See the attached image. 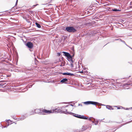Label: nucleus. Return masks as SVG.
Returning <instances> with one entry per match:
<instances>
[{"instance_id":"nucleus-1","label":"nucleus","mask_w":132,"mask_h":132,"mask_svg":"<svg viewBox=\"0 0 132 132\" xmlns=\"http://www.w3.org/2000/svg\"><path fill=\"white\" fill-rule=\"evenodd\" d=\"M68 105H67L63 106L62 107H57L56 108H55L54 109L52 110L53 113H63L66 114H68V112L67 111V110H66L65 111H63L61 110V109H62L63 108H65Z\"/></svg>"},{"instance_id":"nucleus-2","label":"nucleus","mask_w":132,"mask_h":132,"mask_svg":"<svg viewBox=\"0 0 132 132\" xmlns=\"http://www.w3.org/2000/svg\"><path fill=\"white\" fill-rule=\"evenodd\" d=\"M64 30L69 32L74 33L77 31V30L76 29L73 27L71 26L66 27Z\"/></svg>"},{"instance_id":"nucleus-3","label":"nucleus","mask_w":132,"mask_h":132,"mask_svg":"<svg viewBox=\"0 0 132 132\" xmlns=\"http://www.w3.org/2000/svg\"><path fill=\"white\" fill-rule=\"evenodd\" d=\"M26 46L29 48V51L31 52L32 51V50L31 49L33 47V43L30 42H28L26 44Z\"/></svg>"},{"instance_id":"nucleus-4","label":"nucleus","mask_w":132,"mask_h":132,"mask_svg":"<svg viewBox=\"0 0 132 132\" xmlns=\"http://www.w3.org/2000/svg\"><path fill=\"white\" fill-rule=\"evenodd\" d=\"M72 55H71V57L70 58H69V61H70V63H71V68H73L74 67L73 65V64L74 61L73 60V57L75 55V53L74 52L72 53Z\"/></svg>"},{"instance_id":"nucleus-5","label":"nucleus","mask_w":132,"mask_h":132,"mask_svg":"<svg viewBox=\"0 0 132 132\" xmlns=\"http://www.w3.org/2000/svg\"><path fill=\"white\" fill-rule=\"evenodd\" d=\"M83 103L84 104L86 105L91 104L95 105L96 106V103H97V102L90 101L85 102H83Z\"/></svg>"},{"instance_id":"nucleus-6","label":"nucleus","mask_w":132,"mask_h":132,"mask_svg":"<svg viewBox=\"0 0 132 132\" xmlns=\"http://www.w3.org/2000/svg\"><path fill=\"white\" fill-rule=\"evenodd\" d=\"M44 113H46L48 114L53 113L52 110H47L46 109H44L43 110V111L41 113H39V114L40 115H44L45 114Z\"/></svg>"},{"instance_id":"nucleus-7","label":"nucleus","mask_w":132,"mask_h":132,"mask_svg":"<svg viewBox=\"0 0 132 132\" xmlns=\"http://www.w3.org/2000/svg\"><path fill=\"white\" fill-rule=\"evenodd\" d=\"M62 53H63V55L67 57L68 60L69 61V58L71 57L70 54L68 52L64 51L62 52Z\"/></svg>"},{"instance_id":"nucleus-8","label":"nucleus","mask_w":132,"mask_h":132,"mask_svg":"<svg viewBox=\"0 0 132 132\" xmlns=\"http://www.w3.org/2000/svg\"><path fill=\"white\" fill-rule=\"evenodd\" d=\"M7 52L6 51H4V53L3 52L2 53H1L0 54V59L2 58L5 59L6 58V54Z\"/></svg>"},{"instance_id":"nucleus-9","label":"nucleus","mask_w":132,"mask_h":132,"mask_svg":"<svg viewBox=\"0 0 132 132\" xmlns=\"http://www.w3.org/2000/svg\"><path fill=\"white\" fill-rule=\"evenodd\" d=\"M68 79L66 78H64L61 80L60 82L62 83H64L66 84H68V83L67 82H68Z\"/></svg>"},{"instance_id":"nucleus-10","label":"nucleus","mask_w":132,"mask_h":132,"mask_svg":"<svg viewBox=\"0 0 132 132\" xmlns=\"http://www.w3.org/2000/svg\"><path fill=\"white\" fill-rule=\"evenodd\" d=\"M28 116H26V114H25L23 116H22L21 117H20L18 118V121L22 120L25 119Z\"/></svg>"},{"instance_id":"nucleus-11","label":"nucleus","mask_w":132,"mask_h":132,"mask_svg":"<svg viewBox=\"0 0 132 132\" xmlns=\"http://www.w3.org/2000/svg\"><path fill=\"white\" fill-rule=\"evenodd\" d=\"M62 74L64 75H68L70 76H74L75 75L74 74L68 72L63 73H62Z\"/></svg>"},{"instance_id":"nucleus-12","label":"nucleus","mask_w":132,"mask_h":132,"mask_svg":"<svg viewBox=\"0 0 132 132\" xmlns=\"http://www.w3.org/2000/svg\"><path fill=\"white\" fill-rule=\"evenodd\" d=\"M121 11V9H116V8H114L112 9L110 11H113L114 12L120 11Z\"/></svg>"},{"instance_id":"nucleus-13","label":"nucleus","mask_w":132,"mask_h":132,"mask_svg":"<svg viewBox=\"0 0 132 132\" xmlns=\"http://www.w3.org/2000/svg\"><path fill=\"white\" fill-rule=\"evenodd\" d=\"M70 114L71 115H72L73 116H74L77 118L78 117V116L77 115H78V114H76L72 112H68V114Z\"/></svg>"},{"instance_id":"nucleus-14","label":"nucleus","mask_w":132,"mask_h":132,"mask_svg":"<svg viewBox=\"0 0 132 132\" xmlns=\"http://www.w3.org/2000/svg\"><path fill=\"white\" fill-rule=\"evenodd\" d=\"M6 121H7L8 123L7 126L14 122H13V121H11L9 119L7 120H6Z\"/></svg>"},{"instance_id":"nucleus-15","label":"nucleus","mask_w":132,"mask_h":132,"mask_svg":"<svg viewBox=\"0 0 132 132\" xmlns=\"http://www.w3.org/2000/svg\"><path fill=\"white\" fill-rule=\"evenodd\" d=\"M106 108L109 110H113L114 109L113 108H112L111 106L110 105H106Z\"/></svg>"},{"instance_id":"nucleus-16","label":"nucleus","mask_w":132,"mask_h":132,"mask_svg":"<svg viewBox=\"0 0 132 132\" xmlns=\"http://www.w3.org/2000/svg\"><path fill=\"white\" fill-rule=\"evenodd\" d=\"M81 117H81L82 119H86V120L88 118V117L86 116H84L82 115Z\"/></svg>"},{"instance_id":"nucleus-17","label":"nucleus","mask_w":132,"mask_h":132,"mask_svg":"<svg viewBox=\"0 0 132 132\" xmlns=\"http://www.w3.org/2000/svg\"><path fill=\"white\" fill-rule=\"evenodd\" d=\"M35 24L37 27L38 28H41V26L37 22H36Z\"/></svg>"},{"instance_id":"nucleus-18","label":"nucleus","mask_w":132,"mask_h":132,"mask_svg":"<svg viewBox=\"0 0 132 132\" xmlns=\"http://www.w3.org/2000/svg\"><path fill=\"white\" fill-rule=\"evenodd\" d=\"M40 110L39 109H36L35 110V112L36 113H38L39 114V113H41V112H40Z\"/></svg>"},{"instance_id":"nucleus-19","label":"nucleus","mask_w":132,"mask_h":132,"mask_svg":"<svg viewBox=\"0 0 132 132\" xmlns=\"http://www.w3.org/2000/svg\"><path fill=\"white\" fill-rule=\"evenodd\" d=\"M67 37V36H66L63 35L62 36V39H63L64 40L66 39Z\"/></svg>"},{"instance_id":"nucleus-20","label":"nucleus","mask_w":132,"mask_h":132,"mask_svg":"<svg viewBox=\"0 0 132 132\" xmlns=\"http://www.w3.org/2000/svg\"><path fill=\"white\" fill-rule=\"evenodd\" d=\"M87 128V127L85 126H83L82 128V131H84L86 130Z\"/></svg>"},{"instance_id":"nucleus-21","label":"nucleus","mask_w":132,"mask_h":132,"mask_svg":"<svg viewBox=\"0 0 132 132\" xmlns=\"http://www.w3.org/2000/svg\"><path fill=\"white\" fill-rule=\"evenodd\" d=\"M97 103H96V105L97 104V105H101V106H106V105H105L104 104H102L101 103H98L97 102Z\"/></svg>"},{"instance_id":"nucleus-22","label":"nucleus","mask_w":132,"mask_h":132,"mask_svg":"<svg viewBox=\"0 0 132 132\" xmlns=\"http://www.w3.org/2000/svg\"><path fill=\"white\" fill-rule=\"evenodd\" d=\"M32 85H28L27 86V88H30L32 87Z\"/></svg>"},{"instance_id":"nucleus-23","label":"nucleus","mask_w":132,"mask_h":132,"mask_svg":"<svg viewBox=\"0 0 132 132\" xmlns=\"http://www.w3.org/2000/svg\"><path fill=\"white\" fill-rule=\"evenodd\" d=\"M12 118H13V119L15 120H17L18 121V118H16L14 116H13V117H12Z\"/></svg>"},{"instance_id":"nucleus-24","label":"nucleus","mask_w":132,"mask_h":132,"mask_svg":"<svg viewBox=\"0 0 132 132\" xmlns=\"http://www.w3.org/2000/svg\"><path fill=\"white\" fill-rule=\"evenodd\" d=\"M65 61H64V65H63L62 64H63V62H62L61 63V64L60 65V66L61 67H63V66H64V65H65Z\"/></svg>"},{"instance_id":"nucleus-25","label":"nucleus","mask_w":132,"mask_h":132,"mask_svg":"<svg viewBox=\"0 0 132 132\" xmlns=\"http://www.w3.org/2000/svg\"><path fill=\"white\" fill-rule=\"evenodd\" d=\"M122 42L123 43L125 44V45H126L128 47H129V46H128V45H127V44L124 41V40H122L121 41V42Z\"/></svg>"},{"instance_id":"nucleus-26","label":"nucleus","mask_w":132,"mask_h":132,"mask_svg":"<svg viewBox=\"0 0 132 132\" xmlns=\"http://www.w3.org/2000/svg\"><path fill=\"white\" fill-rule=\"evenodd\" d=\"M78 116L77 118H80V119H82V118H81L82 115H78Z\"/></svg>"},{"instance_id":"nucleus-27","label":"nucleus","mask_w":132,"mask_h":132,"mask_svg":"<svg viewBox=\"0 0 132 132\" xmlns=\"http://www.w3.org/2000/svg\"><path fill=\"white\" fill-rule=\"evenodd\" d=\"M29 13L30 14H33V11H29Z\"/></svg>"},{"instance_id":"nucleus-28","label":"nucleus","mask_w":132,"mask_h":132,"mask_svg":"<svg viewBox=\"0 0 132 132\" xmlns=\"http://www.w3.org/2000/svg\"><path fill=\"white\" fill-rule=\"evenodd\" d=\"M121 107L122 108L126 110H129L130 108H127L126 109H125V108H123L122 106H121Z\"/></svg>"},{"instance_id":"nucleus-29","label":"nucleus","mask_w":132,"mask_h":132,"mask_svg":"<svg viewBox=\"0 0 132 132\" xmlns=\"http://www.w3.org/2000/svg\"><path fill=\"white\" fill-rule=\"evenodd\" d=\"M18 0H16V3H15V6H17V3H18Z\"/></svg>"},{"instance_id":"nucleus-30","label":"nucleus","mask_w":132,"mask_h":132,"mask_svg":"<svg viewBox=\"0 0 132 132\" xmlns=\"http://www.w3.org/2000/svg\"><path fill=\"white\" fill-rule=\"evenodd\" d=\"M6 83H1V84H0V85L1 86H3L4 84H5Z\"/></svg>"},{"instance_id":"nucleus-31","label":"nucleus","mask_w":132,"mask_h":132,"mask_svg":"<svg viewBox=\"0 0 132 132\" xmlns=\"http://www.w3.org/2000/svg\"><path fill=\"white\" fill-rule=\"evenodd\" d=\"M57 55L59 56H60L61 55V53H57Z\"/></svg>"},{"instance_id":"nucleus-32","label":"nucleus","mask_w":132,"mask_h":132,"mask_svg":"<svg viewBox=\"0 0 132 132\" xmlns=\"http://www.w3.org/2000/svg\"><path fill=\"white\" fill-rule=\"evenodd\" d=\"M91 118H93L94 119L93 117H90L89 118H88V119L89 121H91Z\"/></svg>"},{"instance_id":"nucleus-33","label":"nucleus","mask_w":132,"mask_h":132,"mask_svg":"<svg viewBox=\"0 0 132 132\" xmlns=\"http://www.w3.org/2000/svg\"><path fill=\"white\" fill-rule=\"evenodd\" d=\"M116 8L118 9H121V8H120V7H119V6H117V7Z\"/></svg>"},{"instance_id":"nucleus-34","label":"nucleus","mask_w":132,"mask_h":132,"mask_svg":"<svg viewBox=\"0 0 132 132\" xmlns=\"http://www.w3.org/2000/svg\"><path fill=\"white\" fill-rule=\"evenodd\" d=\"M120 20V22H122L124 21V20L123 19H121Z\"/></svg>"},{"instance_id":"nucleus-35","label":"nucleus","mask_w":132,"mask_h":132,"mask_svg":"<svg viewBox=\"0 0 132 132\" xmlns=\"http://www.w3.org/2000/svg\"><path fill=\"white\" fill-rule=\"evenodd\" d=\"M75 104V103H73V104H70V105H71V106H73V105H74Z\"/></svg>"},{"instance_id":"nucleus-36","label":"nucleus","mask_w":132,"mask_h":132,"mask_svg":"<svg viewBox=\"0 0 132 132\" xmlns=\"http://www.w3.org/2000/svg\"><path fill=\"white\" fill-rule=\"evenodd\" d=\"M82 106V105L81 104H80L79 103L78 104V106Z\"/></svg>"},{"instance_id":"nucleus-37","label":"nucleus","mask_w":132,"mask_h":132,"mask_svg":"<svg viewBox=\"0 0 132 132\" xmlns=\"http://www.w3.org/2000/svg\"><path fill=\"white\" fill-rule=\"evenodd\" d=\"M98 105V108L99 109H101V106H100V105Z\"/></svg>"},{"instance_id":"nucleus-38","label":"nucleus","mask_w":132,"mask_h":132,"mask_svg":"<svg viewBox=\"0 0 132 132\" xmlns=\"http://www.w3.org/2000/svg\"><path fill=\"white\" fill-rule=\"evenodd\" d=\"M117 24H121V25H122L123 26V25L122 24H121V23H119V22H117Z\"/></svg>"},{"instance_id":"nucleus-39","label":"nucleus","mask_w":132,"mask_h":132,"mask_svg":"<svg viewBox=\"0 0 132 132\" xmlns=\"http://www.w3.org/2000/svg\"><path fill=\"white\" fill-rule=\"evenodd\" d=\"M130 5H131V6H132V1L130 3Z\"/></svg>"},{"instance_id":"nucleus-40","label":"nucleus","mask_w":132,"mask_h":132,"mask_svg":"<svg viewBox=\"0 0 132 132\" xmlns=\"http://www.w3.org/2000/svg\"><path fill=\"white\" fill-rule=\"evenodd\" d=\"M98 123V122H97L95 124V125H96Z\"/></svg>"},{"instance_id":"nucleus-41","label":"nucleus","mask_w":132,"mask_h":132,"mask_svg":"<svg viewBox=\"0 0 132 132\" xmlns=\"http://www.w3.org/2000/svg\"><path fill=\"white\" fill-rule=\"evenodd\" d=\"M119 39V40H118L121 42V41L122 40L121 39Z\"/></svg>"},{"instance_id":"nucleus-42","label":"nucleus","mask_w":132,"mask_h":132,"mask_svg":"<svg viewBox=\"0 0 132 132\" xmlns=\"http://www.w3.org/2000/svg\"><path fill=\"white\" fill-rule=\"evenodd\" d=\"M62 59V60L63 61V59H64V58L63 57H61V58Z\"/></svg>"},{"instance_id":"nucleus-43","label":"nucleus","mask_w":132,"mask_h":132,"mask_svg":"<svg viewBox=\"0 0 132 132\" xmlns=\"http://www.w3.org/2000/svg\"><path fill=\"white\" fill-rule=\"evenodd\" d=\"M35 61H37V60H36V59L35 57Z\"/></svg>"},{"instance_id":"nucleus-44","label":"nucleus","mask_w":132,"mask_h":132,"mask_svg":"<svg viewBox=\"0 0 132 132\" xmlns=\"http://www.w3.org/2000/svg\"><path fill=\"white\" fill-rule=\"evenodd\" d=\"M119 40V39H116L115 40Z\"/></svg>"},{"instance_id":"nucleus-45","label":"nucleus","mask_w":132,"mask_h":132,"mask_svg":"<svg viewBox=\"0 0 132 132\" xmlns=\"http://www.w3.org/2000/svg\"><path fill=\"white\" fill-rule=\"evenodd\" d=\"M121 109V108L120 107H118L117 108V109Z\"/></svg>"},{"instance_id":"nucleus-46","label":"nucleus","mask_w":132,"mask_h":132,"mask_svg":"<svg viewBox=\"0 0 132 132\" xmlns=\"http://www.w3.org/2000/svg\"><path fill=\"white\" fill-rule=\"evenodd\" d=\"M34 56H35V53H34Z\"/></svg>"},{"instance_id":"nucleus-47","label":"nucleus","mask_w":132,"mask_h":132,"mask_svg":"<svg viewBox=\"0 0 132 132\" xmlns=\"http://www.w3.org/2000/svg\"><path fill=\"white\" fill-rule=\"evenodd\" d=\"M1 82H5V81H1Z\"/></svg>"},{"instance_id":"nucleus-48","label":"nucleus","mask_w":132,"mask_h":132,"mask_svg":"<svg viewBox=\"0 0 132 132\" xmlns=\"http://www.w3.org/2000/svg\"><path fill=\"white\" fill-rule=\"evenodd\" d=\"M129 48H130L131 50H132V48H131L130 47H129H129H128Z\"/></svg>"},{"instance_id":"nucleus-49","label":"nucleus","mask_w":132,"mask_h":132,"mask_svg":"<svg viewBox=\"0 0 132 132\" xmlns=\"http://www.w3.org/2000/svg\"><path fill=\"white\" fill-rule=\"evenodd\" d=\"M28 22L29 23H30V21H28Z\"/></svg>"},{"instance_id":"nucleus-50","label":"nucleus","mask_w":132,"mask_h":132,"mask_svg":"<svg viewBox=\"0 0 132 132\" xmlns=\"http://www.w3.org/2000/svg\"><path fill=\"white\" fill-rule=\"evenodd\" d=\"M81 72V73H83V72L82 71H81V72Z\"/></svg>"},{"instance_id":"nucleus-51","label":"nucleus","mask_w":132,"mask_h":132,"mask_svg":"<svg viewBox=\"0 0 132 132\" xmlns=\"http://www.w3.org/2000/svg\"><path fill=\"white\" fill-rule=\"evenodd\" d=\"M92 122L93 123H94V122L93 121H92Z\"/></svg>"},{"instance_id":"nucleus-52","label":"nucleus","mask_w":132,"mask_h":132,"mask_svg":"<svg viewBox=\"0 0 132 132\" xmlns=\"http://www.w3.org/2000/svg\"><path fill=\"white\" fill-rule=\"evenodd\" d=\"M51 5H52L51 4H49V5H48V6Z\"/></svg>"},{"instance_id":"nucleus-53","label":"nucleus","mask_w":132,"mask_h":132,"mask_svg":"<svg viewBox=\"0 0 132 132\" xmlns=\"http://www.w3.org/2000/svg\"><path fill=\"white\" fill-rule=\"evenodd\" d=\"M36 5H34L33 6H35Z\"/></svg>"},{"instance_id":"nucleus-54","label":"nucleus","mask_w":132,"mask_h":132,"mask_svg":"<svg viewBox=\"0 0 132 132\" xmlns=\"http://www.w3.org/2000/svg\"><path fill=\"white\" fill-rule=\"evenodd\" d=\"M59 61H61V60L60 59H59Z\"/></svg>"},{"instance_id":"nucleus-55","label":"nucleus","mask_w":132,"mask_h":132,"mask_svg":"<svg viewBox=\"0 0 132 132\" xmlns=\"http://www.w3.org/2000/svg\"><path fill=\"white\" fill-rule=\"evenodd\" d=\"M130 64H132V62H131V63H130Z\"/></svg>"},{"instance_id":"nucleus-56","label":"nucleus","mask_w":132,"mask_h":132,"mask_svg":"<svg viewBox=\"0 0 132 132\" xmlns=\"http://www.w3.org/2000/svg\"><path fill=\"white\" fill-rule=\"evenodd\" d=\"M32 114H29V115H32Z\"/></svg>"},{"instance_id":"nucleus-57","label":"nucleus","mask_w":132,"mask_h":132,"mask_svg":"<svg viewBox=\"0 0 132 132\" xmlns=\"http://www.w3.org/2000/svg\"><path fill=\"white\" fill-rule=\"evenodd\" d=\"M63 65H64V62L63 63Z\"/></svg>"},{"instance_id":"nucleus-58","label":"nucleus","mask_w":132,"mask_h":132,"mask_svg":"<svg viewBox=\"0 0 132 132\" xmlns=\"http://www.w3.org/2000/svg\"><path fill=\"white\" fill-rule=\"evenodd\" d=\"M130 77V76H129V77Z\"/></svg>"},{"instance_id":"nucleus-59","label":"nucleus","mask_w":132,"mask_h":132,"mask_svg":"<svg viewBox=\"0 0 132 132\" xmlns=\"http://www.w3.org/2000/svg\"><path fill=\"white\" fill-rule=\"evenodd\" d=\"M112 80H114V79H112Z\"/></svg>"},{"instance_id":"nucleus-60","label":"nucleus","mask_w":132,"mask_h":132,"mask_svg":"<svg viewBox=\"0 0 132 132\" xmlns=\"http://www.w3.org/2000/svg\"><path fill=\"white\" fill-rule=\"evenodd\" d=\"M124 81L122 82H124Z\"/></svg>"},{"instance_id":"nucleus-61","label":"nucleus","mask_w":132,"mask_h":132,"mask_svg":"<svg viewBox=\"0 0 132 132\" xmlns=\"http://www.w3.org/2000/svg\"><path fill=\"white\" fill-rule=\"evenodd\" d=\"M123 78V79H124V78Z\"/></svg>"},{"instance_id":"nucleus-62","label":"nucleus","mask_w":132,"mask_h":132,"mask_svg":"<svg viewBox=\"0 0 132 132\" xmlns=\"http://www.w3.org/2000/svg\"><path fill=\"white\" fill-rule=\"evenodd\" d=\"M72 102H70V103H71Z\"/></svg>"}]
</instances>
